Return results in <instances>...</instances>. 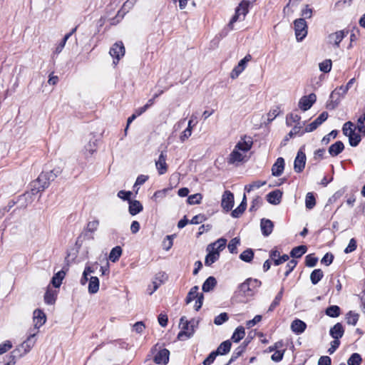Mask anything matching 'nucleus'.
Masks as SVG:
<instances>
[{"label":"nucleus","mask_w":365,"mask_h":365,"mask_svg":"<svg viewBox=\"0 0 365 365\" xmlns=\"http://www.w3.org/2000/svg\"><path fill=\"white\" fill-rule=\"evenodd\" d=\"M356 128L358 129L359 132L365 135V113L358 118Z\"/></svg>","instance_id":"52"},{"label":"nucleus","mask_w":365,"mask_h":365,"mask_svg":"<svg viewBox=\"0 0 365 365\" xmlns=\"http://www.w3.org/2000/svg\"><path fill=\"white\" fill-rule=\"evenodd\" d=\"M362 359L359 354L354 353L351 355L347 361L348 365H360Z\"/></svg>","instance_id":"48"},{"label":"nucleus","mask_w":365,"mask_h":365,"mask_svg":"<svg viewBox=\"0 0 365 365\" xmlns=\"http://www.w3.org/2000/svg\"><path fill=\"white\" fill-rule=\"evenodd\" d=\"M38 333V331H36V332L30 334L26 340H25L21 344V348L28 353L30 351L31 348L34 346V344L36 343V339L35 336L36 334Z\"/></svg>","instance_id":"23"},{"label":"nucleus","mask_w":365,"mask_h":365,"mask_svg":"<svg viewBox=\"0 0 365 365\" xmlns=\"http://www.w3.org/2000/svg\"><path fill=\"white\" fill-rule=\"evenodd\" d=\"M61 173V170L60 168H55L49 172L43 173L44 175H46V178L49 177V180L53 181Z\"/></svg>","instance_id":"56"},{"label":"nucleus","mask_w":365,"mask_h":365,"mask_svg":"<svg viewBox=\"0 0 365 365\" xmlns=\"http://www.w3.org/2000/svg\"><path fill=\"white\" fill-rule=\"evenodd\" d=\"M96 150L95 142L89 141L84 147L83 153L86 158L91 156Z\"/></svg>","instance_id":"46"},{"label":"nucleus","mask_w":365,"mask_h":365,"mask_svg":"<svg viewBox=\"0 0 365 365\" xmlns=\"http://www.w3.org/2000/svg\"><path fill=\"white\" fill-rule=\"evenodd\" d=\"M202 195L200 193H196L194 195H191L187 197V203L190 205H196L199 204L202 200Z\"/></svg>","instance_id":"54"},{"label":"nucleus","mask_w":365,"mask_h":365,"mask_svg":"<svg viewBox=\"0 0 365 365\" xmlns=\"http://www.w3.org/2000/svg\"><path fill=\"white\" fill-rule=\"evenodd\" d=\"M328 116L329 115L327 112H322L317 118L306 126L304 130H302L300 135H304L305 133L314 131L327 119Z\"/></svg>","instance_id":"10"},{"label":"nucleus","mask_w":365,"mask_h":365,"mask_svg":"<svg viewBox=\"0 0 365 365\" xmlns=\"http://www.w3.org/2000/svg\"><path fill=\"white\" fill-rule=\"evenodd\" d=\"M274 224L268 219H262L260 222V228L262 233L264 237L269 236L273 230Z\"/></svg>","instance_id":"20"},{"label":"nucleus","mask_w":365,"mask_h":365,"mask_svg":"<svg viewBox=\"0 0 365 365\" xmlns=\"http://www.w3.org/2000/svg\"><path fill=\"white\" fill-rule=\"evenodd\" d=\"M33 320L34 329L38 331V329L46 323V316L42 310L37 309L34 312Z\"/></svg>","instance_id":"13"},{"label":"nucleus","mask_w":365,"mask_h":365,"mask_svg":"<svg viewBox=\"0 0 365 365\" xmlns=\"http://www.w3.org/2000/svg\"><path fill=\"white\" fill-rule=\"evenodd\" d=\"M247 344L239 346L232 353V355L227 365H230L235 361L245 351Z\"/></svg>","instance_id":"42"},{"label":"nucleus","mask_w":365,"mask_h":365,"mask_svg":"<svg viewBox=\"0 0 365 365\" xmlns=\"http://www.w3.org/2000/svg\"><path fill=\"white\" fill-rule=\"evenodd\" d=\"M143 210L142 204L138 200L129 201V212L131 215H135Z\"/></svg>","instance_id":"30"},{"label":"nucleus","mask_w":365,"mask_h":365,"mask_svg":"<svg viewBox=\"0 0 365 365\" xmlns=\"http://www.w3.org/2000/svg\"><path fill=\"white\" fill-rule=\"evenodd\" d=\"M121 255L122 248L120 246H116L111 250L109 255V259L113 262H115L119 259Z\"/></svg>","instance_id":"36"},{"label":"nucleus","mask_w":365,"mask_h":365,"mask_svg":"<svg viewBox=\"0 0 365 365\" xmlns=\"http://www.w3.org/2000/svg\"><path fill=\"white\" fill-rule=\"evenodd\" d=\"M279 108L278 107L270 110L267 113V120L269 122L272 121L279 114Z\"/></svg>","instance_id":"62"},{"label":"nucleus","mask_w":365,"mask_h":365,"mask_svg":"<svg viewBox=\"0 0 365 365\" xmlns=\"http://www.w3.org/2000/svg\"><path fill=\"white\" fill-rule=\"evenodd\" d=\"M253 144L252 139L248 136H244L236 144L234 150L230 154L228 158L229 164H235L245 160L246 153L252 148Z\"/></svg>","instance_id":"1"},{"label":"nucleus","mask_w":365,"mask_h":365,"mask_svg":"<svg viewBox=\"0 0 365 365\" xmlns=\"http://www.w3.org/2000/svg\"><path fill=\"white\" fill-rule=\"evenodd\" d=\"M338 134V131L336 130H331L329 134L325 135L322 140V143L323 144H327L330 141L331 138H335Z\"/></svg>","instance_id":"61"},{"label":"nucleus","mask_w":365,"mask_h":365,"mask_svg":"<svg viewBox=\"0 0 365 365\" xmlns=\"http://www.w3.org/2000/svg\"><path fill=\"white\" fill-rule=\"evenodd\" d=\"M217 284V280L214 277H209L203 283L202 289L205 292H208L213 289Z\"/></svg>","instance_id":"33"},{"label":"nucleus","mask_w":365,"mask_h":365,"mask_svg":"<svg viewBox=\"0 0 365 365\" xmlns=\"http://www.w3.org/2000/svg\"><path fill=\"white\" fill-rule=\"evenodd\" d=\"M307 324L300 319H295L292 322L291 329L293 332L297 334H302L304 331Z\"/></svg>","instance_id":"27"},{"label":"nucleus","mask_w":365,"mask_h":365,"mask_svg":"<svg viewBox=\"0 0 365 365\" xmlns=\"http://www.w3.org/2000/svg\"><path fill=\"white\" fill-rule=\"evenodd\" d=\"M221 206L226 212H229L232 209L234 206V195L230 190L224 192L222 196Z\"/></svg>","instance_id":"12"},{"label":"nucleus","mask_w":365,"mask_h":365,"mask_svg":"<svg viewBox=\"0 0 365 365\" xmlns=\"http://www.w3.org/2000/svg\"><path fill=\"white\" fill-rule=\"evenodd\" d=\"M209 253L206 255L205 259V264L206 266H210L212 264L215 262L220 257V253L215 252L214 250L210 249Z\"/></svg>","instance_id":"31"},{"label":"nucleus","mask_w":365,"mask_h":365,"mask_svg":"<svg viewBox=\"0 0 365 365\" xmlns=\"http://www.w3.org/2000/svg\"><path fill=\"white\" fill-rule=\"evenodd\" d=\"M324 273L321 269L312 271L310 274V280L313 284H317L323 277Z\"/></svg>","instance_id":"37"},{"label":"nucleus","mask_w":365,"mask_h":365,"mask_svg":"<svg viewBox=\"0 0 365 365\" xmlns=\"http://www.w3.org/2000/svg\"><path fill=\"white\" fill-rule=\"evenodd\" d=\"M284 292V288L282 287L279 293L276 295L275 298L274 299L273 302L271 303L267 312H273L274 309L279 304L280 301L282 298Z\"/></svg>","instance_id":"40"},{"label":"nucleus","mask_w":365,"mask_h":365,"mask_svg":"<svg viewBox=\"0 0 365 365\" xmlns=\"http://www.w3.org/2000/svg\"><path fill=\"white\" fill-rule=\"evenodd\" d=\"M282 193L280 190H276L270 192L267 195V200L272 205H278L280 203Z\"/></svg>","instance_id":"22"},{"label":"nucleus","mask_w":365,"mask_h":365,"mask_svg":"<svg viewBox=\"0 0 365 365\" xmlns=\"http://www.w3.org/2000/svg\"><path fill=\"white\" fill-rule=\"evenodd\" d=\"M98 225L99 221L98 220H94L93 221L88 222L81 236H83V237L89 240H93V236L89 235L88 233H93L94 232H96L98 230Z\"/></svg>","instance_id":"17"},{"label":"nucleus","mask_w":365,"mask_h":365,"mask_svg":"<svg viewBox=\"0 0 365 365\" xmlns=\"http://www.w3.org/2000/svg\"><path fill=\"white\" fill-rule=\"evenodd\" d=\"M57 291L48 287L44 294V302L47 304H53L56 302Z\"/></svg>","instance_id":"29"},{"label":"nucleus","mask_w":365,"mask_h":365,"mask_svg":"<svg viewBox=\"0 0 365 365\" xmlns=\"http://www.w3.org/2000/svg\"><path fill=\"white\" fill-rule=\"evenodd\" d=\"M253 257L254 252L250 248L243 251L240 255V259L245 262H250L252 260Z\"/></svg>","instance_id":"43"},{"label":"nucleus","mask_w":365,"mask_h":365,"mask_svg":"<svg viewBox=\"0 0 365 365\" xmlns=\"http://www.w3.org/2000/svg\"><path fill=\"white\" fill-rule=\"evenodd\" d=\"M170 351L167 349L160 350L154 356V362L157 364L165 365L169 361Z\"/></svg>","instance_id":"18"},{"label":"nucleus","mask_w":365,"mask_h":365,"mask_svg":"<svg viewBox=\"0 0 365 365\" xmlns=\"http://www.w3.org/2000/svg\"><path fill=\"white\" fill-rule=\"evenodd\" d=\"M245 335V331L244 327H238L234 331L231 339L234 342L237 343L239 342L241 339H242Z\"/></svg>","instance_id":"39"},{"label":"nucleus","mask_w":365,"mask_h":365,"mask_svg":"<svg viewBox=\"0 0 365 365\" xmlns=\"http://www.w3.org/2000/svg\"><path fill=\"white\" fill-rule=\"evenodd\" d=\"M99 289V279L97 277H91L88 284V292L90 294H95Z\"/></svg>","instance_id":"35"},{"label":"nucleus","mask_w":365,"mask_h":365,"mask_svg":"<svg viewBox=\"0 0 365 365\" xmlns=\"http://www.w3.org/2000/svg\"><path fill=\"white\" fill-rule=\"evenodd\" d=\"M247 207V197L246 195L244 194L242 200L240 205L235 208L232 212H231V215L234 218H238L246 210Z\"/></svg>","instance_id":"28"},{"label":"nucleus","mask_w":365,"mask_h":365,"mask_svg":"<svg viewBox=\"0 0 365 365\" xmlns=\"http://www.w3.org/2000/svg\"><path fill=\"white\" fill-rule=\"evenodd\" d=\"M262 204V199L260 197L257 196L255 198L253 199L252 202V205L250 207V211L252 212L257 210L261 206Z\"/></svg>","instance_id":"58"},{"label":"nucleus","mask_w":365,"mask_h":365,"mask_svg":"<svg viewBox=\"0 0 365 365\" xmlns=\"http://www.w3.org/2000/svg\"><path fill=\"white\" fill-rule=\"evenodd\" d=\"M284 168V160L283 158H278L272 167V174L274 176H280Z\"/></svg>","instance_id":"19"},{"label":"nucleus","mask_w":365,"mask_h":365,"mask_svg":"<svg viewBox=\"0 0 365 365\" xmlns=\"http://www.w3.org/2000/svg\"><path fill=\"white\" fill-rule=\"evenodd\" d=\"M179 326L182 330L178 334V339L183 340L185 339H188L193 335L192 331L190 330V326L188 323V320H187L185 316L180 318Z\"/></svg>","instance_id":"8"},{"label":"nucleus","mask_w":365,"mask_h":365,"mask_svg":"<svg viewBox=\"0 0 365 365\" xmlns=\"http://www.w3.org/2000/svg\"><path fill=\"white\" fill-rule=\"evenodd\" d=\"M345 36L343 31H339L329 36V41L336 47H339L340 42Z\"/></svg>","instance_id":"24"},{"label":"nucleus","mask_w":365,"mask_h":365,"mask_svg":"<svg viewBox=\"0 0 365 365\" xmlns=\"http://www.w3.org/2000/svg\"><path fill=\"white\" fill-rule=\"evenodd\" d=\"M266 181H261V180H257L252 182L250 185H247L245 186V191L247 192H250L252 190L255 189H258L261 187L262 186L266 185Z\"/></svg>","instance_id":"45"},{"label":"nucleus","mask_w":365,"mask_h":365,"mask_svg":"<svg viewBox=\"0 0 365 365\" xmlns=\"http://www.w3.org/2000/svg\"><path fill=\"white\" fill-rule=\"evenodd\" d=\"M198 286H194L190 289L185 299L186 304H190L192 300H194L195 299L197 298L200 296L198 293Z\"/></svg>","instance_id":"41"},{"label":"nucleus","mask_w":365,"mask_h":365,"mask_svg":"<svg viewBox=\"0 0 365 365\" xmlns=\"http://www.w3.org/2000/svg\"><path fill=\"white\" fill-rule=\"evenodd\" d=\"M317 101V96L314 93H310L308 96H302L299 101L298 106L303 110L307 111L313 106Z\"/></svg>","instance_id":"11"},{"label":"nucleus","mask_w":365,"mask_h":365,"mask_svg":"<svg viewBox=\"0 0 365 365\" xmlns=\"http://www.w3.org/2000/svg\"><path fill=\"white\" fill-rule=\"evenodd\" d=\"M354 82L355 78H351L349 81L346 86H341L339 88H336L334 91H332L330 95V98L331 101H336V105H337L340 100V97L344 96L348 90L352 86Z\"/></svg>","instance_id":"7"},{"label":"nucleus","mask_w":365,"mask_h":365,"mask_svg":"<svg viewBox=\"0 0 365 365\" xmlns=\"http://www.w3.org/2000/svg\"><path fill=\"white\" fill-rule=\"evenodd\" d=\"M356 127L351 121L345 123L342 128L344 135L349 138V142L351 146L356 147L361 140V135L355 133Z\"/></svg>","instance_id":"3"},{"label":"nucleus","mask_w":365,"mask_h":365,"mask_svg":"<svg viewBox=\"0 0 365 365\" xmlns=\"http://www.w3.org/2000/svg\"><path fill=\"white\" fill-rule=\"evenodd\" d=\"M229 317L227 313L223 312L217 316L214 319V323L216 325H221L224 322H227L228 320Z\"/></svg>","instance_id":"55"},{"label":"nucleus","mask_w":365,"mask_h":365,"mask_svg":"<svg viewBox=\"0 0 365 365\" xmlns=\"http://www.w3.org/2000/svg\"><path fill=\"white\" fill-rule=\"evenodd\" d=\"M316 204L315 197L312 192H308L306 195L305 205L307 209H312Z\"/></svg>","instance_id":"50"},{"label":"nucleus","mask_w":365,"mask_h":365,"mask_svg":"<svg viewBox=\"0 0 365 365\" xmlns=\"http://www.w3.org/2000/svg\"><path fill=\"white\" fill-rule=\"evenodd\" d=\"M227 240L224 238H220L214 243L210 244L207 246V250L210 251V249L214 250L215 252L220 253L226 246Z\"/></svg>","instance_id":"26"},{"label":"nucleus","mask_w":365,"mask_h":365,"mask_svg":"<svg viewBox=\"0 0 365 365\" xmlns=\"http://www.w3.org/2000/svg\"><path fill=\"white\" fill-rule=\"evenodd\" d=\"M66 274L63 271H60L58 272H57L53 277H52V279H51V284H53V286L56 288H58L61 283H62V280L64 278Z\"/></svg>","instance_id":"38"},{"label":"nucleus","mask_w":365,"mask_h":365,"mask_svg":"<svg viewBox=\"0 0 365 365\" xmlns=\"http://www.w3.org/2000/svg\"><path fill=\"white\" fill-rule=\"evenodd\" d=\"M344 149V145L341 141H336L334 144L331 145L329 148V153L332 157H335L341 153Z\"/></svg>","instance_id":"25"},{"label":"nucleus","mask_w":365,"mask_h":365,"mask_svg":"<svg viewBox=\"0 0 365 365\" xmlns=\"http://www.w3.org/2000/svg\"><path fill=\"white\" fill-rule=\"evenodd\" d=\"M294 31L297 41H302L307 35L308 26L304 18H299L294 21Z\"/></svg>","instance_id":"6"},{"label":"nucleus","mask_w":365,"mask_h":365,"mask_svg":"<svg viewBox=\"0 0 365 365\" xmlns=\"http://www.w3.org/2000/svg\"><path fill=\"white\" fill-rule=\"evenodd\" d=\"M306 163V155L299 150L294 162V169L296 173H301L304 168Z\"/></svg>","instance_id":"15"},{"label":"nucleus","mask_w":365,"mask_h":365,"mask_svg":"<svg viewBox=\"0 0 365 365\" xmlns=\"http://www.w3.org/2000/svg\"><path fill=\"white\" fill-rule=\"evenodd\" d=\"M231 346L232 343L230 341L226 340L221 343L215 351L217 353V355H225L230 352Z\"/></svg>","instance_id":"32"},{"label":"nucleus","mask_w":365,"mask_h":365,"mask_svg":"<svg viewBox=\"0 0 365 365\" xmlns=\"http://www.w3.org/2000/svg\"><path fill=\"white\" fill-rule=\"evenodd\" d=\"M218 356L217 353L215 351H212L208 356L203 361V365H210L212 364L216 358Z\"/></svg>","instance_id":"63"},{"label":"nucleus","mask_w":365,"mask_h":365,"mask_svg":"<svg viewBox=\"0 0 365 365\" xmlns=\"http://www.w3.org/2000/svg\"><path fill=\"white\" fill-rule=\"evenodd\" d=\"M261 285L257 279L248 278L238 287V294L245 297H251L255 294V289Z\"/></svg>","instance_id":"2"},{"label":"nucleus","mask_w":365,"mask_h":365,"mask_svg":"<svg viewBox=\"0 0 365 365\" xmlns=\"http://www.w3.org/2000/svg\"><path fill=\"white\" fill-rule=\"evenodd\" d=\"M166 152L162 151L158 159L155 161L156 168L160 175H163L167 172L168 165L166 164Z\"/></svg>","instance_id":"16"},{"label":"nucleus","mask_w":365,"mask_h":365,"mask_svg":"<svg viewBox=\"0 0 365 365\" xmlns=\"http://www.w3.org/2000/svg\"><path fill=\"white\" fill-rule=\"evenodd\" d=\"M359 315L357 313L349 311L346 314V322L348 324L355 326L359 320Z\"/></svg>","instance_id":"47"},{"label":"nucleus","mask_w":365,"mask_h":365,"mask_svg":"<svg viewBox=\"0 0 365 365\" xmlns=\"http://www.w3.org/2000/svg\"><path fill=\"white\" fill-rule=\"evenodd\" d=\"M125 47L122 41L115 43L110 48L109 53L114 58L113 63L116 65L118 61L125 55Z\"/></svg>","instance_id":"9"},{"label":"nucleus","mask_w":365,"mask_h":365,"mask_svg":"<svg viewBox=\"0 0 365 365\" xmlns=\"http://www.w3.org/2000/svg\"><path fill=\"white\" fill-rule=\"evenodd\" d=\"M317 261H318V258L314 257L312 255H308L306 256L305 264H306V266H307V267H314L317 264Z\"/></svg>","instance_id":"57"},{"label":"nucleus","mask_w":365,"mask_h":365,"mask_svg":"<svg viewBox=\"0 0 365 365\" xmlns=\"http://www.w3.org/2000/svg\"><path fill=\"white\" fill-rule=\"evenodd\" d=\"M344 329L341 323H336L330 329L329 334L334 339L339 340L344 335Z\"/></svg>","instance_id":"21"},{"label":"nucleus","mask_w":365,"mask_h":365,"mask_svg":"<svg viewBox=\"0 0 365 365\" xmlns=\"http://www.w3.org/2000/svg\"><path fill=\"white\" fill-rule=\"evenodd\" d=\"M307 251L305 245H299L294 247L290 252V256L294 258H299Z\"/></svg>","instance_id":"34"},{"label":"nucleus","mask_w":365,"mask_h":365,"mask_svg":"<svg viewBox=\"0 0 365 365\" xmlns=\"http://www.w3.org/2000/svg\"><path fill=\"white\" fill-rule=\"evenodd\" d=\"M134 2L133 1L127 0L123 5L122 6L121 9L118 11L117 15L114 19H112L113 24H115L120 19L123 18L125 14L128 12V11L133 6Z\"/></svg>","instance_id":"14"},{"label":"nucleus","mask_w":365,"mask_h":365,"mask_svg":"<svg viewBox=\"0 0 365 365\" xmlns=\"http://www.w3.org/2000/svg\"><path fill=\"white\" fill-rule=\"evenodd\" d=\"M334 259V255L331 253H327L322 259L321 262L327 266L331 264Z\"/></svg>","instance_id":"64"},{"label":"nucleus","mask_w":365,"mask_h":365,"mask_svg":"<svg viewBox=\"0 0 365 365\" xmlns=\"http://www.w3.org/2000/svg\"><path fill=\"white\" fill-rule=\"evenodd\" d=\"M250 2L249 1L243 0L240 2L239 6L235 9V14L230 19L228 27L230 29H233L234 23L237 21H243L245 18V16L248 13V8Z\"/></svg>","instance_id":"4"},{"label":"nucleus","mask_w":365,"mask_h":365,"mask_svg":"<svg viewBox=\"0 0 365 365\" xmlns=\"http://www.w3.org/2000/svg\"><path fill=\"white\" fill-rule=\"evenodd\" d=\"M304 130L302 129V126L299 125H295L292 130L285 136L284 140L287 141L289 138H292L293 136L296 135H300L301 132Z\"/></svg>","instance_id":"49"},{"label":"nucleus","mask_w":365,"mask_h":365,"mask_svg":"<svg viewBox=\"0 0 365 365\" xmlns=\"http://www.w3.org/2000/svg\"><path fill=\"white\" fill-rule=\"evenodd\" d=\"M325 314L330 317H337L340 315V308L336 305H331L326 309Z\"/></svg>","instance_id":"44"},{"label":"nucleus","mask_w":365,"mask_h":365,"mask_svg":"<svg viewBox=\"0 0 365 365\" xmlns=\"http://www.w3.org/2000/svg\"><path fill=\"white\" fill-rule=\"evenodd\" d=\"M357 247L356 241L354 238H351L348 246L345 248L344 252L348 254L354 252Z\"/></svg>","instance_id":"59"},{"label":"nucleus","mask_w":365,"mask_h":365,"mask_svg":"<svg viewBox=\"0 0 365 365\" xmlns=\"http://www.w3.org/2000/svg\"><path fill=\"white\" fill-rule=\"evenodd\" d=\"M240 244V239L237 237H235L232 239L228 245V250L232 254H236L237 252V245Z\"/></svg>","instance_id":"51"},{"label":"nucleus","mask_w":365,"mask_h":365,"mask_svg":"<svg viewBox=\"0 0 365 365\" xmlns=\"http://www.w3.org/2000/svg\"><path fill=\"white\" fill-rule=\"evenodd\" d=\"M319 66L321 71L324 73H329L331 69V61L330 59H327L320 63Z\"/></svg>","instance_id":"53"},{"label":"nucleus","mask_w":365,"mask_h":365,"mask_svg":"<svg viewBox=\"0 0 365 365\" xmlns=\"http://www.w3.org/2000/svg\"><path fill=\"white\" fill-rule=\"evenodd\" d=\"M297 264V262L295 259H291L290 261H289V262L287 264V270L284 273V276L286 277L292 272V270L294 269Z\"/></svg>","instance_id":"60"},{"label":"nucleus","mask_w":365,"mask_h":365,"mask_svg":"<svg viewBox=\"0 0 365 365\" xmlns=\"http://www.w3.org/2000/svg\"><path fill=\"white\" fill-rule=\"evenodd\" d=\"M51 181L49 177L46 178V175L43 172L40 174L36 180L32 182L31 192L32 195H36L38 192H43L50 185Z\"/></svg>","instance_id":"5"}]
</instances>
